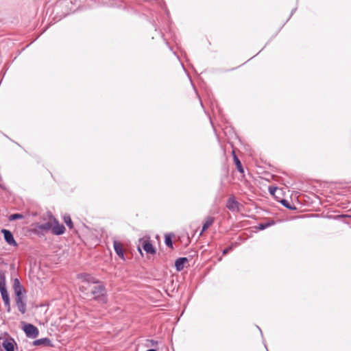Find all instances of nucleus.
<instances>
[{"label": "nucleus", "mask_w": 351, "mask_h": 351, "mask_svg": "<svg viewBox=\"0 0 351 351\" xmlns=\"http://www.w3.org/2000/svg\"><path fill=\"white\" fill-rule=\"evenodd\" d=\"M52 223H53V220L51 221L39 223V224H38L37 228L38 230H40L41 231L47 232L50 230H51Z\"/></svg>", "instance_id": "nucleus-15"}, {"label": "nucleus", "mask_w": 351, "mask_h": 351, "mask_svg": "<svg viewBox=\"0 0 351 351\" xmlns=\"http://www.w3.org/2000/svg\"><path fill=\"white\" fill-rule=\"evenodd\" d=\"M232 250V246H229L226 248H225L223 250V254H227L230 251H231Z\"/></svg>", "instance_id": "nucleus-24"}, {"label": "nucleus", "mask_w": 351, "mask_h": 351, "mask_svg": "<svg viewBox=\"0 0 351 351\" xmlns=\"http://www.w3.org/2000/svg\"><path fill=\"white\" fill-rule=\"evenodd\" d=\"M257 328H258V330L261 332V328H259V326H257Z\"/></svg>", "instance_id": "nucleus-31"}, {"label": "nucleus", "mask_w": 351, "mask_h": 351, "mask_svg": "<svg viewBox=\"0 0 351 351\" xmlns=\"http://www.w3.org/2000/svg\"><path fill=\"white\" fill-rule=\"evenodd\" d=\"M113 245H114V251L117 253V254L121 258L124 259V254H123V249H122L121 244L119 242H118L117 241H114V243H113Z\"/></svg>", "instance_id": "nucleus-12"}, {"label": "nucleus", "mask_w": 351, "mask_h": 351, "mask_svg": "<svg viewBox=\"0 0 351 351\" xmlns=\"http://www.w3.org/2000/svg\"><path fill=\"white\" fill-rule=\"evenodd\" d=\"M22 218H23V215L19 213L13 214L9 217V219L10 221L16 220L18 219H22Z\"/></svg>", "instance_id": "nucleus-20"}, {"label": "nucleus", "mask_w": 351, "mask_h": 351, "mask_svg": "<svg viewBox=\"0 0 351 351\" xmlns=\"http://www.w3.org/2000/svg\"><path fill=\"white\" fill-rule=\"evenodd\" d=\"M295 9L292 10L291 14L295 12Z\"/></svg>", "instance_id": "nucleus-28"}, {"label": "nucleus", "mask_w": 351, "mask_h": 351, "mask_svg": "<svg viewBox=\"0 0 351 351\" xmlns=\"http://www.w3.org/2000/svg\"><path fill=\"white\" fill-rule=\"evenodd\" d=\"M92 295H94V299L99 302L106 303V288L103 285H99L94 287L91 291Z\"/></svg>", "instance_id": "nucleus-1"}, {"label": "nucleus", "mask_w": 351, "mask_h": 351, "mask_svg": "<svg viewBox=\"0 0 351 351\" xmlns=\"http://www.w3.org/2000/svg\"><path fill=\"white\" fill-rule=\"evenodd\" d=\"M81 289H86L84 285H82Z\"/></svg>", "instance_id": "nucleus-30"}, {"label": "nucleus", "mask_w": 351, "mask_h": 351, "mask_svg": "<svg viewBox=\"0 0 351 351\" xmlns=\"http://www.w3.org/2000/svg\"><path fill=\"white\" fill-rule=\"evenodd\" d=\"M276 188H271V187H270V188H269V192H270V193L274 194V191H275V190H276Z\"/></svg>", "instance_id": "nucleus-25"}, {"label": "nucleus", "mask_w": 351, "mask_h": 351, "mask_svg": "<svg viewBox=\"0 0 351 351\" xmlns=\"http://www.w3.org/2000/svg\"><path fill=\"white\" fill-rule=\"evenodd\" d=\"M25 295L16 297L15 299L17 308L22 314H24L26 312V302L25 301Z\"/></svg>", "instance_id": "nucleus-9"}, {"label": "nucleus", "mask_w": 351, "mask_h": 351, "mask_svg": "<svg viewBox=\"0 0 351 351\" xmlns=\"http://www.w3.org/2000/svg\"><path fill=\"white\" fill-rule=\"evenodd\" d=\"M147 351H156L155 349H149Z\"/></svg>", "instance_id": "nucleus-27"}, {"label": "nucleus", "mask_w": 351, "mask_h": 351, "mask_svg": "<svg viewBox=\"0 0 351 351\" xmlns=\"http://www.w3.org/2000/svg\"><path fill=\"white\" fill-rule=\"evenodd\" d=\"M64 221L70 229L73 228V222L69 215L64 216Z\"/></svg>", "instance_id": "nucleus-19"}, {"label": "nucleus", "mask_w": 351, "mask_h": 351, "mask_svg": "<svg viewBox=\"0 0 351 351\" xmlns=\"http://www.w3.org/2000/svg\"><path fill=\"white\" fill-rule=\"evenodd\" d=\"M257 328H258V330L261 332V328H259V326H257Z\"/></svg>", "instance_id": "nucleus-32"}, {"label": "nucleus", "mask_w": 351, "mask_h": 351, "mask_svg": "<svg viewBox=\"0 0 351 351\" xmlns=\"http://www.w3.org/2000/svg\"><path fill=\"white\" fill-rule=\"evenodd\" d=\"M214 221H215V219L213 217L209 216V217H206V221L203 224L200 235L202 234V232L206 231L207 229H208L212 226V224L214 223Z\"/></svg>", "instance_id": "nucleus-14"}, {"label": "nucleus", "mask_w": 351, "mask_h": 351, "mask_svg": "<svg viewBox=\"0 0 351 351\" xmlns=\"http://www.w3.org/2000/svg\"><path fill=\"white\" fill-rule=\"evenodd\" d=\"M348 217V215H338L337 217V218H341V217Z\"/></svg>", "instance_id": "nucleus-26"}, {"label": "nucleus", "mask_w": 351, "mask_h": 351, "mask_svg": "<svg viewBox=\"0 0 351 351\" xmlns=\"http://www.w3.org/2000/svg\"><path fill=\"white\" fill-rule=\"evenodd\" d=\"M233 158H234V163H235V165L237 166V170L239 172L243 173V169L241 162L239 160V159L237 158V156L234 154V152H233Z\"/></svg>", "instance_id": "nucleus-17"}, {"label": "nucleus", "mask_w": 351, "mask_h": 351, "mask_svg": "<svg viewBox=\"0 0 351 351\" xmlns=\"http://www.w3.org/2000/svg\"><path fill=\"white\" fill-rule=\"evenodd\" d=\"M0 292L3 302L10 300L6 287L5 272L0 270Z\"/></svg>", "instance_id": "nucleus-2"}, {"label": "nucleus", "mask_w": 351, "mask_h": 351, "mask_svg": "<svg viewBox=\"0 0 351 351\" xmlns=\"http://www.w3.org/2000/svg\"><path fill=\"white\" fill-rule=\"evenodd\" d=\"M274 223H275V222L274 221H271L269 222H266V223H261L258 225L257 228L260 230H265V229L267 228L268 227L274 225Z\"/></svg>", "instance_id": "nucleus-18"}, {"label": "nucleus", "mask_w": 351, "mask_h": 351, "mask_svg": "<svg viewBox=\"0 0 351 351\" xmlns=\"http://www.w3.org/2000/svg\"><path fill=\"white\" fill-rule=\"evenodd\" d=\"M187 258L182 257L178 258L175 262V267L178 271H182L184 269V264L187 262Z\"/></svg>", "instance_id": "nucleus-13"}, {"label": "nucleus", "mask_w": 351, "mask_h": 351, "mask_svg": "<svg viewBox=\"0 0 351 351\" xmlns=\"http://www.w3.org/2000/svg\"><path fill=\"white\" fill-rule=\"evenodd\" d=\"M1 232L3 233L4 239L8 244L12 246H17V243L14 240L13 234L10 230L2 229Z\"/></svg>", "instance_id": "nucleus-6"}, {"label": "nucleus", "mask_w": 351, "mask_h": 351, "mask_svg": "<svg viewBox=\"0 0 351 351\" xmlns=\"http://www.w3.org/2000/svg\"><path fill=\"white\" fill-rule=\"evenodd\" d=\"M138 251L141 253V247H138Z\"/></svg>", "instance_id": "nucleus-29"}, {"label": "nucleus", "mask_w": 351, "mask_h": 351, "mask_svg": "<svg viewBox=\"0 0 351 351\" xmlns=\"http://www.w3.org/2000/svg\"><path fill=\"white\" fill-rule=\"evenodd\" d=\"M13 289L16 297L23 296V293L25 292V289L21 285L19 279L15 278L13 282Z\"/></svg>", "instance_id": "nucleus-8"}, {"label": "nucleus", "mask_w": 351, "mask_h": 351, "mask_svg": "<svg viewBox=\"0 0 351 351\" xmlns=\"http://www.w3.org/2000/svg\"><path fill=\"white\" fill-rule=\"evenodd\" d=\"M23 330L26 336L29 338L34 339L38 336V329L32 324H25L23 326Z\"/></svg>", "instance_id": "nucleus-3"}, {"label": "nucleus", "mask_w": 351, "mask_h": 351, "mask_svg": "<svg viewBox=\"0 0 351 351\" xmlns=\"http://www.w3.org/2000/svg\"><path fill=\"white\" fill-rule=\"evenodd\" d=\"M53 219L51 232L55 235H61L64 233L65 228L62 224H60L58 221L54 217H51Z\"/></svg>", "instance_id": "nucleus-5"}, {"label": "nucleus", "mask_w": 351, "mask_h": 351, "mask_svg": "<svg viewBox=\"0 0 351 351\" xmlns=\"http://www.w3.org/2000/svg\"><path fill=\"white\" fill-rule=\"evenodd\" d=\"M142 248L147 253L151 254H154L156 253V250L154 247L153 245L149 241H145L143 243Z\"/></svg>", "instance_id": "nucleus-11"}, {"label": "nucleus", "mask_w": 351, "mask_h": 351, "mask_svg": "<svg viewBox=\"0 0 351 351\" xmlns=\"http://www.w3.org/2000/svg\"><path fill=\"white\" fill-rule=\"evenodd\" d=\"M165 244H166L167 246L170 247H173L172 240H171V238L169 236H166L165 237Z\"/></svg>", "instance_id": "nucleus-22"}, {"label": "nucleus", "mask_w": 351, "mask_h": 351, "mask_svg": "<svg viewBox=\"0 0 351 351\" xmlns=\"http://www.w3.org/2000/svg\"><path fill=\"white\" fill-rule=\"evenodd\" d=\"M4 302V305L7 308L8 312H10V300L5 301V302Z\"/></svg>", "instance_id": "nucleus-23"}, {"label": "nucleus", "mask_w": 351, "mask_h": 351, "mask_svg": "<svg viewBox=\"0 0 351 351\" xmlns=\"http://www.w3.org/2000/svg\"><path fill=\"white\" fill-rule=\"evenodd\" d=\"M78 278L82 280V282L88 284H97L99 280L88 274H82L78 275Z\"/></svg>", "instance_id": "nucleus-7"}, {"label": "nucleus", "mask_w": 351, "mask_h": 351, "mask_svg": "<svg viewBox=\"0 0 351 351\" xmlns=\"http://www.w3.org/2000/svg\"><path fill=\"white\" fill-rule=\"evenodd\" d=\"M239 203L235 199L234 196H231L228 198L226 204V207L231 211H235L239 210Z\"/></svg>", "instance_id": "nucleus-10"}, {"label": "nucleus", "mask_w": 351, "mask_h": 351, "mask_svg": "<svg viewBox=\"0 0 351 351\" xmlns=\"http://www.w3.org/2000/svg\"><path fill=\"white\" fill-rule=\"evenodd\" d=\"M34 346H50L51 341L48 338H42L37 340H35L33 343Z\"/></svg>", "instance_id": "nucleus-16"}, {"label": "nucleus", "mask_w": 351, "mask_h": 351, "mask_svg": "<svg viewBox=\"0 0 351 351\" xmlns=\"http://www.w3.org/2000/svg\"><path fill=\"white\" fill-rule=\"evenodd\" d=\"M281 203H282V204L285 207H286L287 208H289V209H290V210H294V209H295V207H292V206L290 205V204L289 203V202H288L287 200H286V199H283V200H282Z\"/></svg>", "instance_id": "nucleus-21"}, {"label": "nucleus", "mask_w": 351, "mask_h": 351, "mask_svg": "<svg viewBox=\"0 0 351 351\" xmlns=\"http://www.w3.org/2000/svg\"><path fill=\"white\" fill-rule=\"evenodd\" d=\"M0 344L5 351H14L16 343L11 337H0Z\"/></svg>", "instance_id": "nucleus-4"}]
</instances>
